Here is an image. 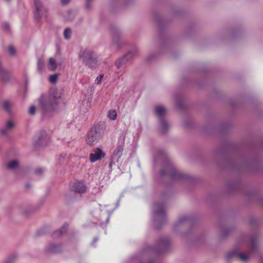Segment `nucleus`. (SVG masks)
<instances>
[{"instance_id": "nucleus-1", "label": "nucleus", "mask_w": 263, "mask_h": 263, "mask_svg": "<svg viewBox=\"0 0 263 263\" xmlns=\"http://www.w3.org/2000/svg\"><path fill=\"white\" fill-rule=\"evenodd\" d=\"M59 97L53 95L48 97L43 96L39 101L40 105L44 111L52 110L55 106L59 103Z\"/></svg>"}, {"instance_id": "nucleus-2", "label": "nucleus", "mask_w": 263, "mask_h": 263, "mask_svg": "<svg viewBox=\"0 0 263 263\" xmlns=\"http://www.w3.org/2000/svg\"><path fill=\"white\" fill-rule=\"evenodd\" d=\"M103 137V133L98 127H94L88 132L86 139V143L88 145L91 146L101 139Z\"/></svg>"}, {"instance_id": "nucleus-3", "label": "nucleus", "mask_w": 263, "mask_h": 263, "mask_svg": "<svg viewBox=\"0 0 263 263\" xmlns=\"http://www.w3.org/2000/svg\"><path fill=\"white\" fill-rule=\"evenodd\" d=\"M80 57L86 65L90 67H93L96 66L97 60L96 55L90 50L85 49L82 51Z\"/></svg>"}, {"instance_id": "nucleus-4", "label": "nucleus", "mask_w": 263, "mask_h": 263, "mask_svg": "<svg viewBox=\"0 0 263 263\" xmlns=\"http://www.w3.org/2000/svg\"><path fill=\"white\" fill-rule=\"evenodd\" d=\"M105 153L102 150L96 147L92 149V153L89 154V160L92 163L100 161L105 157Z\"/></svg>"}, {"instance_id": "nucleus-5", "label": "nucleus", "mask_w": 263, "mask_h": 263, "mask_svg": "<svg viewBox=\"0 0 263 263\" xmlns=\"http://www.w3.org/2000/svg\"><path fill=\"white\" fill-rule=\"evenodd\" d=\"M35 11L34 16L35 19L38 20L42 17L46 12V9L43 7L40 0H33Z\"/></svg>"}, {"instance_id": "nucleus-6", "label": "nucleus", "mask_w": 263, "mask_h": 263, "mask_svg": "<svg viewBox=\"0 0 263 263\" xmlns=\"http://www.w3.org/2000/svg\"><path fill=\"white\" fill-rule=\"evenodd\" d=\"M249 256L242 253L237 252H232L228 254L227 258V259H230L231 258H237L241 261L246 262L249 258Z\"/></svg>"}, {"instance_id": "nucleus-7", "label": "nucleus", "mask_w": 263, "mask_h": 263, "mask_svg": "<svg viewBox=\"0 0 263 263\" xmlns=\"http://www.w3.org/2000/svg\"><path fill=\"white\" fill-rule=\"evenodd\" d=\"M170 171L167 173L162 170L161 172V175L167 174L170 176L174 179H180L183 177V175L179 172L176 171L174 168L171 167Z\"/></svg>"}, {"instance_id": "nucleus-8", "label": "nucleus", "mask_w": 263, "mask_h": 263, "mask_svg": "<svg viewBox=\"0 0 263 263\" xmlns=\"http://www.w3.org/2000/svg\"><path fill=\"white\" fill-rule=\"evenodd\" d=\"M72 190L78 193H83L86 191V186L82 181H77L73 183Z\"/></svg>"}, {"instance_id": "nucleus-9", "label": "nucleus", "mask_w": 263, "mask_h": 263, "mask_svg": "<svg viewBox=\"0 0 263 263\" xmlns=\"http://www.w3.org/2000/svg\"><path fill=\"white\" fill-rule=\"evenodd\" d=\"M58 64L55 60L53 58H50L48 61V67L51 71H54L58 68Z\"/></svg>"}, {"instance_id": "nucleus-10", "label": "nucleus", "mask_w": 263, "mask_h": 263, "mask_svg": "<svg viewBox=\"0 0 263 263\" xmlns=\"http://www.w3.org/2000/svg\"><path fill=\"white\" fill-rule=\"evenodd\" d=\"M49 140V137L46 134L45 132H43L41 136L39 138V142L40 144H46Z\"/></svg>"}, {"instance_id": "nucleus-11", "label": "nucleus", "mask_w": 263, "mask_h": 263, "mask_svg": "<svg viewBox=\"0 0 263 263\" xmlns=\"http://www.w3.org/2000/svg\"><path fill=\"white\" fill-rule=\"evenodd\" d=\"M67 227V224H64L60 230L55 231L53 233V237L56 238L61 236L66 232Z\"/></svg>"}, {"instance_id": "nucleus-12", "label": "nucleus", "mask_w": 263, "mask_h": 263, "mask_svg": "<svg viewBox=\"0 0 263 263\" xmlns=\"http://www.w3.org/2000/svg\"><path fill=\"white\" fill-rule=\"evenodd\" d=\"M155 112L158 116L162 117L165 114L166 109L162 106H158L156 107Z\"/></svg>"}, {"instance_id": "nucleus-13", "label": "nucleus", "mask_w": 263, "mask_h": 263, "mask_svg": "<svg viewBox=\"0 0 263 263\" xmlns=\"http://www.w3.org/2000/svg\"><path fill=\"white\" fill-rule=\"evenodd\" d=\"M156 206L158 208L156 211V215L164 217L165 216V212L163 205L162 204H156Z\"/></svg>"}, {"instance_id": "nucleus-14", "label": "nucleus", "mask_w": 263, "mask_h": 263, "mask_svg": "<svg viewBox=\"0 0 263 263\" xmlns=\"http://www.w3.org/2000/svg\"><path fill=\"white\" fill-rule=\"evenodd\" d=\"M123 147L122 146H117L113 152V155L117 158H120L123 152Z\"/></svg>"}, {"instance_id": "nucleus-15", "label": "nucleus", "mask_w": 263, "mask_h": 263, "mask_svg": "<svg viewBox=\"0 0 263 263\" xmlns=\"http://www.w3.org/2000/svg\"><path fill=\"white\" fill-rule=\"evenodd\" d=\"M129 54H126L124 57L121 59H119L116 62V65L117 67V68H120L121 66H122V63L126 60L127 59V57H128Z\"/></svg>"}, {"instance_id": "nucleus-16", "label": "nucleus", "mask_w": 263, "mask_h": 263, "mask_svg": "<svg viewBox=\"0 0 263 263\" xmlns=\"http://www.w3.org/2000/svg\"><path fill=\"white\" fill-rule=\"evenodd\" d=\"M18 165V163L16 160H13L7 164V167L8 169L12 170L16 167Z\"/></svg>"}, {"instance_id": "nucleus-17", "label": "nucleus", "mask_w": 263, "mask_h": 263, "mask_svg": "<svg viewBox=\"0 0 263 263\" xmlns=\"http://www.w3.org/2000/svg\"><path fill=\"white\" fill-rule=\"evenodd\" d=\"M108 117L111 120H115L117 118V114L115 110H110L108 111Z\"/></svg>"}, {"instance_id": "nucleus-18", "label": "nucleus", "mask_w": 263, "mask_h": 263, "mask_svg": "<svg viewBox=\"0 0 263 263\" xmlns=\"http://www.w3.org/2000/svg\"><path fill=\"white\" fill-rule=\"evenodd\" d=\"M3 107L8 112L10 111V104L8 101H5L3 103Z\"/></svg>"}, {"instance_id": "nucleus-19", "label": "nucleus", "mask_w": 263, "mask_h": 263, "mask_svg": "<svg viewBox=\"0 0 263 263\" xmlns=\"http://www.w3.org/2000/svg\"><path fill=\"white\" fill-rule=\"evenodd\" d=\"M58 78V74L57 73L53 74L49 77V81L51 83L54 84L57 82Z\"/></svg>"}, {"instance_id": "nucleus-20", "label": "nucleus", "mask_w": 263, "mask_h": 263, "mask_svg": "<svg viewBox=\"0 0 263 263\" xmlns=\"http://www.w3.org/2000/svg\"><path fill=\"white\" fill-rule=\"evenodd\" d=\"M71 31L69 28H66L65 30L64 35L65 39H68L71 36Z\"/></svg>"}, {"instance_id": "nucleus-21", "label": "nucleus", "mask_w": 263, "mask_h": 263, "mask_svg": "<svg viewBox=\"0 0 263 263\" xmlns=\"http://www.w3.org/2000/svg\"><path fill=\"white\" fill-rule=\"evenodd\" d=\"M8 50L9 54L10 55H15L16 54V51L14 47L12 45L9 46L8 48Z\"/></svg>"}, {"instance_id": "nucleus-22", "label": "nucleus", "mask_w": 263, "mask_h": 263, "mask_svg": "<svg viewBox=\"0 0 263 263\" xmlns=\"http://www.w3.org/2000/svg\"><path fill=\"white\" fill-rule=\"evenodd\" d=\"M170 241L167 238L161 239L160 240V245L161 246H167L169 244Z\"/></svg>"}, {"instance_id": "nucleus-23", "label": "nucleus", "mask_w": 263, "mask_h": 263, "mask_svg": "<svg viewBox=\"0 0 263 263\" xmlns=\"http://www.w3.org/2000/svg\"><path fill=\"white\" fill-rule=\"evenodd\" d=\"M161 127L163 130V132H165L168 127V124L167 122L164 120H162L161 121Z\"/></svg>"}, {"instance_id": "nucleus-24", "label": "nucleus", "mask_w": 263, "mask_h": 263, "mask_svg": "<svg viewBox=\"0 0 263 263\" xmlns=\"http://www.w3.org/2000/svg\"><path fill=\"white\" fill-rule=\"evenodd\" d=\"M13 127V123L12 121H8L6 124V128L7 129H10Z\"/></svg>"}, {"instance_id": "nucleus-25", "label": "nucleus", "mask_w": 263, "mask_h": 263, "mask_svg": "<svg viewBox=\"0 0 263 263\" xmlns=\"http://www.w3.org/2000/svg\"><path fill=\"white\" fill-rule=\"evenodd\" d=\"M256 244L257 242L255 239H253L251 240L250 246L252 250H254L255 248Z\"/></svg>"}, {"instance_id": "nucleus-26", "label": "nucleus", "mask_w": 263, "mask_h": 263, "mask_svg": "<svg viewBox=\"0 0 263 263\" xmlns=\"http://www.w3.org/2000/svg\"><path fill=\"white\" fill-rule=\"evenodd\" d=\"M35 112V107L34 106H31L29 110V113L31 115H34Z\"/></svg>"}, {"instance_id": "nucleus-27", "label": "nucleus", "mask_w": 263, "mask_h": 263, "mask_svg": "<svg viewBox=\"0 0 263 263\" xmlns=\"http://www.w3.org/2000/svg\"><path fill=\"white\" fill-rule=\"evenodd\" d=\"M103 77V75H101L100 77H97L95 80L96 83L98 84H101Z\"/></svg>"}, {"instance_id": "nucleus-28", "label": "nucleus", "mask_w": 263, "mask_h": 263, "mask_svg": "<svg viewBox=\"0 0 263 263\" xmlns=\"http://www.w3.org/2000/svg\"><path fill=\"white\" fill-rule=\"evenodd\" d=\"M187 220V218L186 217H183L180 218L179 220V222L181 223Z\"/></svg>"}, {"instance_id": "nucleus-29", "label": "nucleus", "mask_w": 263, "mask_h": 263, "mask_svg": "<svg viewBox=\"0 0 263 263\" xmlns=\"http://www.w3.org/2000/svg\"><path fill=\"white\" fill-rule=\"evenodd\" d=\"M42 172V170L41 168H37L35 171V173L36 174H39L41 173Z\"/></svg>"}, {"instance_id": "nucleus-30", "label": "nucleus", "mask_w": 263, "mask_h": 263, "mask_svg": "<svg viewBox=\"0 0 263 263\" xmlns=\"http://www.w3.org/2000/svg\"><path fill=\"white\" fill-rule=\"evenodd\" d=\"M4 28L5 29L8 30L9 28V24L7 23H5L4 24Z\"/></svg>"}, {"instance_id": "nucleus-31", "label": "nucleus", "mask_w": 263, "mask_h": 263, "mask_svg": "<svg viewBox=\"0 0 263 263\" xmlns=\"http://www.w3.org/2000/svg\"><path fill=\"white\" fill-rule=\"evenodd\" d=\"M70 0H61V3L63 4H67L70 2Z\"/></svg>"}, {"instance_id": "nucleus-32", "label": "nucleus", "mask_w": 263, "mask_h": 263, "mask_svg": "<svg viewBox=\"0 0 263 263\" xmlns=\"http://www.w3.org/2000/svg\"><path fill=\"white\" fill-rule=\"evenodd\" d=\"M91 0H86V6L87 8H89V3L90 2H91Z\"/></svg>"}, {"instance_id": "nucleus-33", "label": "nucleus", "mask_w": 263, "mask_h": 263, "mask_svg": "<svg viewBox=\"0 0 263 263\" xmlns=\"http://www.w3.org/2000/svg\"><path fill=\"white\" fill-rule=\"evenodd\" d=\"M42 65V63L40 61H38V67L39 69L41 68V66Z\"/></svg>"}, {"instance_id": "nucleus-34", "label": "nucleus", "mask_w": 263, "mask_h": 263, "mask_svg": "<svg viewBox=\"0 0 263 263\" xmlns=\"http://www.w3.org/2000/svg\"><path fill=\"white\" fill-rule=\"evenodd\" d=\"M1 132L3 134H4V135L7 134L6 129H3L1 130Z\"/></svg>"}, {"instance_id": "nucleus-35", "label": "nucleus", "mask_w": 263, "mask_h": 263, "mask_svg": "<svg viewBox=\"0 0 263 263\" xmlns=\"http://www.w3.org/2000/svg\"><path fill=\"white\" fill-rule=\"evenodd\" d=\"M52 252H56L57 251L54 250V249H52V250H51Z\"/></svg>"}, {"instance_id": "nucleus-36", "label": "nucleus", "mask_w": 263, "mask_h": 263, "mask_svg": "<svg viewBox=\"0 0 263 263\" xmlns=\"http://www.w3.org/2000/svg\"><path fill=\"white\" fill-rule=\"evenodd\" d=\"M25 187L26 188H28L29 187V185L28 184H25Z\"/></svg>"}, {"instance_id": "nucleus-37", "label": "nucleus", "mask_w": 263, "mask_h": 263, "mask_svg": "<svg viewBox=\"0 0 263 263\" xmlns=\"http://www.w3.org/2000/svg\"><path fill=\"white\" fill-rule=\"evenodd\" d=\"M7 263H10V262H7Z\"/></svg>"}]
</instances>
